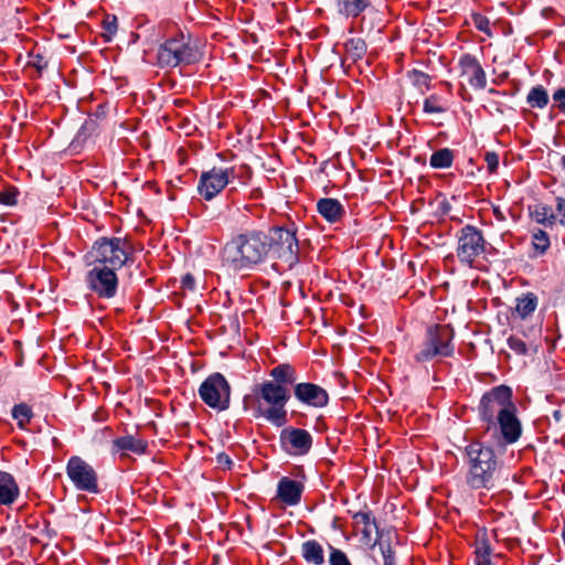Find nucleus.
Masks as SVG:
<instances>
[{
	"instance_id": "4be33fe9",
	"label": "nucleus",
	"mask_w": 565,
	"mask_h": 565,
	"mask_svg": "<svg viewBox=\"0 0 565 565\" xmlns=\"http://www.w3.org/2000/svg\"><path fill=\"white\" fill-rule=\"evenodd\" d=\"M20 490L12 475L0 471V504L9 505L19 497Z\"/></svg>"
},
{
	"instance_id": "37998d69",
	"label": "nucleus",
	"mask_w": 565,
	"mask_h": 565,
	"mask_svg": "<svg viewBox=\"0 0 565 565\" xmlns=\"http://www.w3.org/2000/svg\"><path fill=\"white\" fill-rule=\"evenodd\" d=\"M508 345L516 354H526V352H527V347H526L525 342L519 337H515V335L509 337Z\"/></svg>"
},
{
	"instance_id": "0eeeda50",
	"label": "nucleus",
	"mask_w": 565,
	"mask_h": 565,
	"mask_svg": "<svg viewBox=\"0 0 565 565\" xmlns=\"http://www.w3.org/2000/svg\"><path fill=\"white\" fill-rule=\"evenodd\" d=\"M510 386L498 385L486 392L479 403L478 411L482 422L487 423L486 430H491L494 420L509 409H515Z\"/></svg>"
},
{
	"instance_id": "423d86ee",
	"label": "nucleus",
	"mask_w": 565,
	"mask_h": 565,
	"mask_svg": "<svg viewBox=\"0 0 565 565\" xmlns=\"http://www.w3.org/2000/svg\"><path fill=\"white\" fill-rule=\"evenodd\" d=\"M267 256L292 268L299 262V242L295 224L290 226H274L267 235Z\"/></svg>"
},
{
	"instance_id": "e433bc0d",
	"label": "nucleus",
	"mask_w": 565,
	"mask_h": 565,
	"mask_svg": "<svg viewBox=\"0 0 565 565\" xmlns=\"http://www.w3.org/2000/svg\"><path fill=\"white\" fill-rule=\"evenodd\" d=\"M409 78L412 83L417 86L418 88H426L428 89L430 86V76L422 71L413 70L409 73Z\"/></svg>"
},
{
	"instance_id": "cd10ccee",
	"label": "nucleus",
	"mask_w": 565,
	"mask_h": 565,
	"mask_svg": "<svg viewBox=\"0 0 565 565\" xmlns=\"http://www.w3.org/2000/svg\"><path fill=\"white\" fill-rule=\"evenodd\" d=\"M491 553L492 548L489 543L487 532L484 530L479 531L475 540V562L491 559Z\"/></svg>"
},
{
	"instance_id": "2eb2a0df",
	"label": "nucleus",
	"mask_w": 565,
	"mask_h": 565,
	"mask_svg": "<svg viewBox=\"0 0 565 565\" xmlns=\"http://www.w3.org/2000/svg\"><path fill=\"white\" fill-rule=\"evenodd\" d=\"M492 429L494 431H500L504 444H514L518 441L522 433V426L516 416V408L509 409L497 418L494 420V425H491V430Z\"/></svg>"
},
{
	"instance_id": "8fccbe9b",
	"label": "nucleus",
	"mask_w": 565,
	"mask_h": 565,
	"mask_svg": "<svg viewBox=\"0 0 565 565\" xmlns=\"http://www.w3.org/2000/svg\"><path fill=\"white\" fill-rule=\"evenodd\" d=\"M553 418L555 419L556 423H559L563 418L562 411L561 409L553 411Z\"/></svg>"
},
{
	"instance_id": "c85d7f7f",
	"label": "nucleus",
	"mask_w": 565,
	"mask_h": 565,
	"mask_svg": "<svg viewBox=\"0 0 565 565\" xmlns=\"http://www.w3.org/2000/svg\"><path fill=\"white\" fill-rule=\"evenodd\" d=\"M548 94L547 90L542 86H534L526 96V103L532 108H544L548 104Z\"/></svg>"
},
{
	"instance_id": "a878e982",
	"label": "nucleus",
	"mask_w": 565,
	"mask_h": 565,
	"mask_svg": "<svg viewBox=\"0 0 565 565\" xmlns=\"http://www.w3.org/2000/svg\"><path fill=\"white\" fill-rule=\"evenodd\" d=\"M537 307V297L533 292L522 294L516 298L515 312L521 319L530 317Z\"/></svg>"
},
{
	"instance_id": "58836bf2",
	"label": "nucleus",
	"mask_w": 565,
	"mask_h": 565,
	"mask_svg": "<svg viewBox=\"0 0 565 565\" xmlns=\"http://www.w3.org/2000/svg\"><path fill=\"white\" fill-rule=\"evenodd\" d=\"M199 393L204 403L212 407V375L204 380L200 386Z\"/></svg>"
},
{
	"instance_id": "09e8293b",
	"label": "nucleus",
	"mask_w": 565,
	"mask_h": 565,
	"mask_svg": "<svg viewBox=\"0 0 565 565\" xmlns=\"http://www.w3.org/2000/svg\"><path fill=\"white\" fill-rule=\"evenodd\" d=\"M181 285L183 289L193 291L195 286V279L191 274H186L182 277Z\"/></svg>"
},
{
	"instance_id": "ea45409f",
	"label": "nucleus",
	"mask_w": 565,
	"mask_h": 565,
	"mask_svg": "<svg viewBox=\"0 0 565 565\" xmlns=\"http://www.w3.org/2000/svg\"><path fill=\"white\" fill-rule=\"evenodd\" d=\"M330 565H351L344 552L333 546H330Z\"/></svg>"
},
{
	"instance_id": "7c9ffc66",
	"label": "nucleus",
	"mask_w": 565,
	"mask_h": 565,
	"mask_svg": "<svg viewBox=\"0 0 565 565\" xmlns=\"http://www.w3.org/2000/svg\"><path fill=\"white\" fill-rule=\"evenodd\" d=\"M12 417L17 420L19 428L24 429L33 417L31 406L25 403H20L13 406Z\"/></svg>"
},
{
	"instance_id": "c9c22d12",
	"label": "nucleus",
	"mask_w": 565,
	"mask_h": 565,
	"mask_svg": "<svg viewBox=\"0 0 565 565\" xmlns=\"http://www.w3.org/2000/svg\"><path fill=\"white\" fill-rule=\"evenodd\" d=\"M211 180H212V171H205L202 173L199 185H198L200 195H202L204 198V200H206V201L212 200V190H211L212 182H211Z\"/></svg>"
},
{
	"instance_id": "a211bd4d",
	"label": "nucleus",
	"mask_w": 565,
	"mask_h": 565,
	"mask_svg": "<svg viewBox=\"0 0 565 565\" xmlns=\"http://www.w3.org/2000/svg\"><path fill=\"white\" fill-rule=\"evenodd\" d=\"M529 216L536 224L544 227H553L557 223V216L553 207L544 202H536L527 206Z\"/></svg>"
},
{
	"instance_id": "2f4dec72",
	"label": "nucleus",
	"mask_w": 565,
	"mask_h": 565,
	"mask_svg": "<svg viewBox=\"0 0 565 565\" xmlns=\"http://www.w3.org/2000/svg\"><path fill=\"white\" fill-rule=\"evenodd\" d=\"M423 110L426 114H443L447 110L446 102L439 95L433 94L424 100Z\"/></svg>"
},
{
	"instance_id": "412c9836",
	"label": "nucleus",
	"mask_w": 565,
	"mask_h": 565,
	"mask_svg": "<svg viewBox=\"0 0 565 565\" xmlns=\"http://www.w3.org/2000/svg\"><path fill=\"white\" fill-rule=\"evenodd\" d=\"M113 448L140 456L147 452L148 441L134 435H125L114 439Z\"/></svg>"
},
{
	"instance_id": "473e14b6",
	"label": "nucleus",
	"mask_w": 565,
	"mask_h": 565,
	"mask_svg": "<svg viewBox=\"0 0 565 565\" xmlns=\"http://www.w3.org/2000/svg\"><path fill=\"white\" fill-rule=\"evenodd\" d=\"M347 53L354 60H360L366 52L365 41L362 39H350L345 43Z\"/></svg>"
},
{
	"instance_id": "3c124183",
	"label": "nucleus",
	"mask_w": 565,
	"mask_h": 565,
	"mask_svg": "<svg viewBox=\"0 0 565 565\" xmlns=\"http://www.w3.org/2000/svg\"><path fill=\"white\" fill-rule=\"evenodd\" d=\"M476 565H493L491 559H486L484 562H476Z\"/></svg>"
},
{
	"instance_id": "f8f14e48",
	"label": "nucleus",
	"mask_w": 565,
	"mask_h": 565,
	"mask_svg": "<svg viewBox=\"0 0 565 565\" xmlns=\"http://www.w3.org/2000/svg\"><path fill=\"white\" fill-rule=\"evenodd\" d=\"M313 438L303 429L288 426L279 434V446L284 452L292 457H301L309 454L312 448Z\"/></svg>"
},
{
	"instance_id": "5fc2aeb1",
	"label": "nucleus",
	"mask_w": 565,
	"mask_h": 565,
	"mask_svg": "<svg viewBox=\"0 0 565 565\" xmlns=\"http://www.w3.org/2000/svg\"><path fill=\"white\" fill-rule=\"evenodd\" d=\"M214 498L216 499L217 508L221 509V501H220V499L216 495H214Z\"/></svg>"
},
{
	"instance_id": "4d7b16f0",
	"label": "nucleus",
	"mask_w": 565,
	"mask_h": 565,
	"mask_svg": "<svg viewBox=\"0 0 565 565\" xmlns=\"http://www.w3.org/2000/svg\"><path fill=\"white\" fill-rule=\"evenodd\" d=\"M213 559H214V565H216V564H217V556H216V555H214V556H213Z\"/></svg>"
},
{
	"instance_id": "864d4df0",
	"label": "nucleus",
	"mask_w": 565,
	"mask_h": 565,
	"mask_svg": "<svg viewBox=\"0 0 565 565\" xmlns=\"http://www.w3.org/2000/svg\"><path fill=\"white\" fill-rule=\"evenodd\" d=\"M494 214L497 215L498 218H503L502 214L499 212L498 209L494 210Z\"/></svg>"
},
{
	"instance_id": "9b49d317",
	"label": "nucleus",
	"mask_w": 565,
	"mask_h": 565,
	"mask_svg": "<svg viewBox=\"0 0 565 565\" xmlns=\"http://www.w3.org/2000/svg\"><path fill=\"white\" fill-rule=\"evenodd\" d=\"M67 477L79 491L98 493V476L96 470L78 456H72L66 465Z\"/></svg>"
},
{
	"instance_id": "5701e85b",
	"label": "nucleus",
	"mask_w": 565,
	"mask_h": 565,
	"mask_svg": "<svg viewBox=\"0 0 565 565\" xmlns=\"http://www.w3.org/2000/svg\"><path fill=\"white\" fill-rule=\"evenodd\" d=\"M236 179L235 167L230 164L217 166L214 160V196Z\"/></svg>"
},
{
	"instance_id": "603ef678",
	"label": "nucleus",
	"mask_w": 565,
	"mask_h": 565,
	"mask_svg": "<svg viewBox=\"0 0 565 565\" xmlns=\"http://www.w3.org/2000/svg\"><path fill=\"white\" fill-rule=\"evenodd\" d=\"M216 158L220 159L222 162L225 161V153H216Z\"/></svg>"
},
{
	"instance_id": "393cba45",
	"label": "nucleus",
	"mask_w": 565,
	"mask_h": 565,
	"mask_svg": "<svg viewBox=\"0 0 565 565\" xmlns=\"http://www.w3.org/2000/svg\"><path fill=\"white\" fill-rule=\"evenodd\" d=\"M301 555L303 559L313 565L324 563V552L322 545L316 540H308L301 545Z\"/></svg>"
},
{
	"instance_id": "72a5a7b5",
	"label": "nucleus",
	"mask_w": 565,
	"mask_h": 565,
	"mask_svg": "<svg viewBox=\"0 0 565 565\" xmlns=\"http://www.w3.org/2000/svg\"><path fill=\"white\" fill-rule=\"evenodd\" d=\"M374 545H379L384 559V565H396L395 552L393 551L391 543L383 540L382 534H380Z\"/></svg>"
},
{
	"instance_id": "f257e3e1",
	"label": "nucleus",
	"mask_w": 565,
	"mask_h": 565,
	"mask_svg": "<svg viewBox=\"0 0 565 565\" xmlns=\"http://www.w3.org/2000/svg\"><path fill=\"white\" fill-rule=\"evenodd\" d=\"M297 373L292 365L280 363L270 370L271 380L264 381L253 388L258 402H264L268 407H258L259 415L277 427L287 423L286 404L290 398L289 385H294Z\"/></svg>"
},
{
	"instance_id": "4c0bfd02",
	"label": "nucleus",
	"mask_w": 565,
	"mask_h": 565,
	"mask_svg": "<svg viewBox=\"0 0 565 565\" xmlns=\"http://www.w3.org/2000/svg\"><path fill=\"white\" fill-rule=\"evenodd\" d=\"M19 190L15 186H8L0 192V204L14 206L18 203Z\"/></svg>"
},
{
	"instance_id": "c756f323",
	"label": "nucleus",
	"mask_w": 565,
	"mask_h": 565,
	"mask_svg": "<svg viewBox=\"0 0 565 565\" xmlns=\"http://www.w3.org/2000/svg\"><path fill=\"white\" fill-rule=\"evenodd\" d=\"M550 246V236L544 230L537 228L532 232V247L535 256L544 255Z\"/></svg>"
},
{
	"instance_id": "6e6552de",
	"label": "nucleus",
	"mask_w": 565,
	"mask_h": 565,
	"mask_svg": "<svg viewBox=\"0 0 565 565\" xmlns=\"http://www.w3.org/2000/svg\"><path fill=\"white\" fill-rule=\"evenodd\" d=\"M456 237L458 243L457 257L461 264L470 268L475 267L478 258L492 248L491 244L486 241L482 231L473 225L468 224L461 227Z\"/></svg>"
},
{
	"instance_id": "de8ad7c7",
	"label": "nucleus",
	"mask_w": 565,
	"mask_h": 565,
	"mask_svg": "<svg viewBox=\"0 0 565 565\" xmlns=\"http://www.w3.org/2000/svg\"><path fill=\"white\" fill-rule=\"evenodd\" d=\"M556 210L561 214V217L557 218V222L562 226H565V199L564 198H561V196L556 198Z\"/></svg>"
},
{
	"instance_id": "bb28decb",
	"label": "nucleus",
	"mask_w": 565,
	"mask_h": 565,
	"mask_svg": "<svg viewBox=\"0 0 565 565\" xmlns=\"http://www.w3.org/2000/svg\"><path fill=\"white\" fill-rule=\"evenodd\" d=\"M454 159V150L449 148H441L431 153L429 164L434 169H447L452 166Z\"/></svg>"
},
{
	"instance_id": "6ab92c4d",
	"label": "nucleus",
	"mask_w": 565,
	"mask_h": 565,
	"mask_svg": "<svg viewBox=\"0 0 565 565\" xmlns=\"http://www.w3.org/2000/svg\"><path fill=\"white\" fill-rule=\"evenodd\" d=\"M317 211L329 223L339 222L344 215V207L339 200L322 198L317 202Z\"/></svg>"
},
{
	"instance_id": "f3484780",
	"label": "nucleus",
	"mask_w": 565,
	"mask_h": 565,
	"mask_svg": "<svg viewBox=\"0 0 565 565\" xmlns=\"http://www.w3.org/2000/svg\"><path fill=\"white\" fill-rule=\"evenodd\" d=\"M374 0H334V7L339 15L347 19H358L369 8Z\"/></svg>"
},
{
	"instance_id": "49530a36",
	"label": "nucleus",
	"mask_w": 565,
	"mask_h": 565,
	"mask_svg": "<svg viewBox=\"0 0 565 565\" xmlns=\"http://www.w3.org/2000/svg\"><path fill=\"white\" fill-rule=\"evenodd\" d=\"M553 99L557 103V108L562 114H565V88H558L553 94Z\"/></svg>"
},
{
	"instance_id": "7ed1b4c3",
	"label": "nucleus",
	"mask_w": 565,
	"mask_h": 565,
	"mask_svg": "<svg viewBox=\"0 0 565 565\" xmlns=\"http://www.w3.org/2000/svg\"><path fill=\"white\" fill-rule=\"evenodd\" d=\"M267 235L252 231L233 237L221 252V259L235 269L246 268L262 263L267 257Z\"/></svg>"
},
{
	"instance_id": "a18cd8bd",
	"label": "nucleus",
	"mask_w": 565,
	"mask_h": 565,
	"mask_svg": "<svg viewBox=\"0 0 565 565\" xmlns=\"http://www.w3.org/2000/svg\"><path fill=\"white\" fill-rule=\"evenodd\" d=\"M216 463L217 468L222 469L223 471L231 470L233 468V460L230 458V456L226 452H220L216 456Z\"/></svg>"
},
{
	"instance_id": "f03ea898",
	"label": "nucleus",
	"mask_w": 565,
	"mask_h": 565,
	"mask_svg": "<svg viewBox=\"0 0 565 565\" xmlns=\"http://www.w3.org/2000/svg\"><path fill=\"white\" fill-rule=\"evenodd\" d=\"M462 459L467 467L466 484L472 490H491L501 472V460L492 446L472 440L465 446Z\"/></svg>"
},
{
	"instance_id": "1a4fd4ad",
	"label": "nucleus",
	"mask_w": 565,
	"mask_h": 565,
	"mask_svg": "<svg viewBox=\"0 0 565 565\" xmlns=\"http://www.w3.org/2000/svg\"><path fill=\"white\" fill-rule=\"evenodd\" d=\"M195 60L196 52L184 40L183 35L166 40L157 52V65L161 68L191 64Z\"/></svg>"
},
{
	"instance_id": "79ce46f5",
	"label": "nucleus",
	"mask_w": 565,
	"mask_h": 565,
	"mask_svg": "<svg viewBox=\"0 0 565 565\" xmlns=\"http://www.w3.org/2000/svg\"><path fill=\"white\" fill-rule=\"evenodd\" d=\"M103 29L106 32L104 34L106 41H110L111 36L117 32V18L115 15H107L103 21Z\"/></svg>"
},
{
	"instance_id": "c03bdc74",
	"label": "nucleus",
	"mask_w": 565,
	"mask_h": 565,
	"mask_svg": "<svg viewBox=\"0 0 565 565\" xmlns=\"http://www.w3.org/2000/svg\"><path fill=\"white\" fill-rule=\"evenodd\" d=\"M484 161L490 173L497 172L499 168V154L494 151H487L484 153Z\"/></svg>"
},
{
	"instance_id": "4468645a",
	"label": "nucleus",
	"mask_w": 565,
	"mask_h": 565,
	"mask_svg": "<svg viewBox=\"0 0 565 565\" xmlns=\"http://www.w3.org/2000/svg\"><path fill=\"white\" fill-rule=\"evenodd\" d=\"M460 76L466 78L468 84L476 89H483L487 86V75L478 58L465 53L459 58Z\"/></svg>"
},
{
	"instance_id": "ddd939ff",
	"label": "nucleus",
	"mask_w": 565,
	"mask_h": 565,
	"mask_svg": "<svg viewBox=\"0 0 565 565\" xmlns=\"http://www.w3.org/2000/svg\"><path fill=\"white\" fill-rule=\"evenodd\" d=\"M292 386L295 397L307 406L322 408L329 403V395L327 391L318 384L310 382H295Z\"/></svg>"
},
{
	"instance_id": "aec40b11",
	"label": "nucleus",
	"mask_w": 565,
	"mask_h": 565,
	"mask_svg": "<svg viewBox=\"0 0 565 565\" xmlns=\"http://www.w3.org/2000/svg\"><path fill=\"white\" fill-rule=\"evenodd\" d=\"M231 385L221 373L214 372V409L225 411L230 406Z\"/></svg>"
},
{
	"instance_id": "9d476101",
	"label": "nucleus",
	"mask_w": 565,
	"mask_h": 565,
	"mask_svg": "<svg viewBox=\"0 0 565 565\" xmlns=\"http://www.w3.org/2000/svg\"><path fill=\"white\" fill-rule=\"evenodd\" d=\"M117 270L106 265H97L93 263V267L87 271L85 281L90 291L98 298L111 299L118 290Z\"/></svg>"
},
{
	"instance_id": "20e7f679",
	"label": "nucleus",
	"mask_w": 565,
	"mask_h": 565,
	"mask_svg": "<svg viewBox=\"0 0 565 565\" xmlns=\"http://www.w3.org/2000/svg\"><path fill=\"white\" fill-rule=\"evenodd\" d=\"M454 329L448 324H435L427 329L424 341L416 348L414 360L417 363L441 360L454 355Z\"/></svg>"
},
{
	"instance_id": "39448f33",
	"label": "nucleus",
	"mask_w": 565,
	"mask_h": 565,
	"mask_svg": "<svg viewBox=\"0 0 565 565\" xmlns=\"http://www.w3.org/2000/svg\"><path fill=\"white\" fill-rule=\"evenodd\" d=\"M93 263L118 270L134 262L135 248L126 237H100L92 247Z\"/></svg>"
},
{
	"instance_id": "f704fd0d",
	"label": "nucleus",
	"mask_w": 565,
	"mask_h": 565,
	"mask_svg": "<svg viewBox=\"0 0 565 565\" xmlns=\"http://www.w3.org/2000/svg\"><path fill=\"white\" fill-rule=\"evenodd\" d=\"M471 20H472L475 28L478 31L484 33L489 38H491L493 35L492 30H491L490 20L486 15L478 13V12H472Z\"/></svg>"
},
{
	"instance_id": "a19ab883",
	"label": "nucleus",
	"mask_w": 565,
	"mask_h": 565,
	"mask_svg": "<svg viewBox=\"0 0 565 565\" xmlns=\"http://www.w3.org/2000/svg\"><path fill=\"white\" fill-rule=\"evenodd\" d=\"M29 67H33L36 71V76L41 77L43 71L47 67V62L40 54L30 55V61L28 62Z\"/></svg>"
},
{
	"instance_id": "dca6fc26",
	"label": "nucleus",
	"mask_w": 565,
	"mask_h": 565,
	"mask_svg": "<svg viewBox=\"0 0 565 565\" xmlns=\"http://www.w3.org/2000/svg\"><path fill=\"white\" fill-rule=\"evenodd\" d=\"M303 484L288 477H282L277 484V498L286 505H297L303 492Z\"/></svg>"
},
{
	"instance_id": "b1692460",
	"label": "nucleus",
	"mask_w": 565,
	"mask_h": 565,
	"mask_svg": "<svg viewBox=\"0 0 565 565\" xmlns=\"http://www.w3.org/2000/svg\"><path fill=\"white\" fill-rule=\"evenodd\" d=\"M355 527L360 529L363 539L370 541L372 537L373 530L379 533V526L375 518L372 516V512L369 510L359 511L353 515Z\"/></svg>"
},
{
	"instance_id": "6e6d98bb",
	"label": "nucleus",
	"mask_w": 565,
	"mask_h": 565,
	"mask_svg": "<svg viewBox=\"0 0 565 565\" xmlns=\"http://www.w3.org/2000/svg\"><path fill=\"white\" fill-rule=\"evenodd\" d=\"M562 166L565 169V154L562 157Z\"/></svg>"
}]
</instances>
